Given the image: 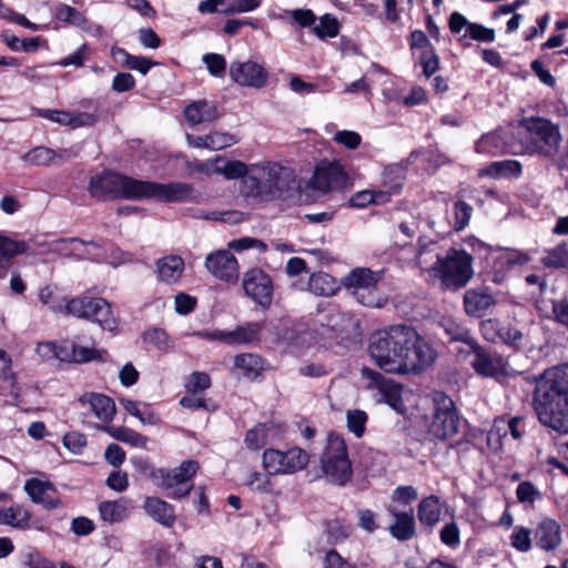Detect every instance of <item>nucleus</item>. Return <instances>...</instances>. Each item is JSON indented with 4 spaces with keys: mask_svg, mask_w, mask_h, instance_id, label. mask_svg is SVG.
I'll list each match as a JSON object with an SVG mask.
<instances>
[{
    "mask_svg": "<svg viewBox=\"0 0 568 568\" xmlns=\"http://www.w3.org/2000/svg\"><path fill=\"white\" fill-rule=\"evenodd\" d=\"M372 361L386 373H419L436 359L433 346L409 325L397 324L374 333L368 343Z\"/></svg>",
    "mask_w": 568,
    "mask_h": 568,
    "instance_id": "f257e3e1",
    "label": "nucleus"
},
{
    "mask_svg": "<svg viewBox=\"0 0 568 568\" xmlns=\"http://www.w3.org/2000/svg\"><path fill=\"white\" fill-rule=\"evenodd\" d=\"M88 192L100 202L154 200L159 203H186L196 199L192 184L139 180L108 169L90 178Z\"/></svg>",
    "mask_w": 568,
    "mask_h": 568,
    "instance_id": "f03ea898",
    "label": "nucleus"
},
{
    "mask_svg": "<svg viewBox=\"0 0 568 568\" xmlns=\"http://www.w3.org/2000/svg\"><path fill=\"white\" fill-rule=\"evenodd\" d=\"M532 407L542 425L568 433V365L548 368L536 379Z\"/></svg>",
    "mask_w": 568,
    "mask_h": 568,
    "instance_id": "7ed1b4c3",
    "label": "nucleus"
},
{
    "mask_svg": "<svg viewBox=\"0 0 568 568\" xmlns=\"http://www.w3.org/2000/svg\"><path fill=\"white\" fill-rule=\"evenodd\" d=\"M433 251H418L417 263L427 272L429 281L444 291L457 292L474 276L473 257L466 251H445L435 255L436 261L426 266Z\"/></svg>",
    "mask_w": 568,
    "mask_h": 568,
    "instance_id": "20e7f679",
    "label": "nucleus"
},
{
    "mask_svg": "<svg viewBox=\"0 0 568 568\" xmlns=\"http://www.w3.org/2000/svg\"><path fill=\"white\" fill-rule=\"evenodd\" d=\"M322 469L326 478L334 484L344 485L352 476V464L347 456L345 440L337 434H329L323 453Z\"/></svg>",
    "mask_w": 568,
    "mask_h": 568,
    "instance_id": "39448f33",
    "label": "nucleus"
},
{
    "mask_svg": "<svg viewBox=\"0 0 568 568\" xmlns=\"http://www.w3.org/2000/svg\"><path fill=\"white\" fill-rule=\"evenodd\" d=\"M526 130L532 135L526 144V153L551 158L557 152L560 134L550 120L531 116L523 121Z\"/></svg>",
    "mask_w": 568,
    "mask_h": 568,
    "instance_id": "423d86ee",
    "label": "nucleus"
},
{
    "mask_svg": "<svg viewBox=\"0 0 568 568\" xmlns=\"http://www.w3.org/2000/svg\"><path fill=\"white\" fill-rule=\"evenodd\" d=\"M379 280V273L366 267H357L343 278L342 284L345 288L351 290L352 295L358 303L378 308L385 304V298L381 296L376 288Z\"/></svg>",
    "mask_w": 568,
    "mask_h": 568,
    "instance_id": "0eeeda50",
    "label": "nucleus"
},
{
    "mask_svg": "<svg viewBox=\"0 0 568 568\" xmlns=\"http://www.w3.org/2000/svg\"><path fill=\"white\" fill-rule=\"evenodd\" d=\"M199 464L194 460L183 462L173 469L159 468L150 474L154 485L163 489H171L169 497L179 499L190 494L192 485L190 479L196 474Z\"/></svg>",
    "mask_w": 568,
    "mask_h": 568,
    "instance_id": "6e6552de",
    "label": "nucleus"
},
{
    "mask_svg": "<svg viewBox=\"0 0 568 568\" xmlns=\"http://www.w3.org/2000/svg\"><path fill=\"white\" fill-rule=\"evenodd\" d=\"M38 354L47 359L57 358L62 362L87 363L91 361H105L108 353L77 345L73 341H63L61 344L53 342L40 343L37 347Z\"/></svg>",
    "mask_w": 568,
    "mask_h": 568,
    "instance_id": "1a4fd4ad",
    "label": "nucleus"
},
{
    "mask_svg": "<svg viewBox=\"0 0 568 568\" xmlns=\"http://www.w3.org/2000/svg\"><path fill=\"white\" fill-rule=\"evenodd\" d=\"M434 418L428 433L436 439H446L457 434L459 418L455 410L453 399L443 392H434Z\"/></svg>",
    "mask_w": 568,
    "mask_h": 568,
    "instance_id": "9d476101",
    "label": "nucleus"
},
{
    "mask_svg": "<svg viewBox=\"0 0 568 568\" xmlns=\"http://www.w3.org/2000/svg\"><path fill=\"white\" fill-rule=\"evenodd\" d=\"M308 462V454L300 447H292L285 452L267 448L262 455L263 467L272 476L295 474L304 469Z\"/></svg>",
    "mask_w": 568,
    "mask_h": 568,
    "instance_id": "9b49d317",
    "label": "nucleus"
},
{
    "mask_svg": "<svg viewBox=\"0 0 568 568\" xmlns=\"http://www.w3.org/2000/svg\"><path fill=\"white\" fill-rule=\"evenodd\" d=\"M310 185L322 193L345 192L352 187L353 182L338 161L322 160L314 169Z\"/></svg>",
    "mask_w": 568,
    "mask_h": 568,
    "instance_id": "f8f14e48",
    "label": "nucleus"
},
{
    "mask_svg": "<svg viewBox=\"0 0 568 568\" xmlns=\"http://www.w3.org/2000/svg\"><path fill=\"white\" fill-rule=\"evenodd\" d=\"M361 375L366 381V388L376 392L374 396L378 403H386L397 412L403 410L402 386L398 383L368 367H363Z\"/></svg>",
    "mask_w": 568,
    "mask_h": 568,
    "instance_id": "ddd939ff",
    "label": "nucleus"
},
{
    "mask_svg": "<svg viewBox=\"0 0 568 568\" xmlns=\"http://www.w3.org/2000/svg\"><path fill=\"white\" fill-rule=\"evenodd\" d=\"M264 182L266 201L291 197L297 184L295 178L280 164H274L268 169Z\"/></svg>",
    "mask_w": 568,
    "mask_h": 568,
    "instance_id": "4468645a",
    "label": "nucleus"
},
{
    "mask_svg": "<svg viewBox=\"0 0 568 568\" xmlns=\"http://www.w3.org/2000/svg\"><path fill=\"white\" fill-rule=\"evenodd\" d=\"M229 72L232 81L241 87L261 89L268 79L267 70L254 61H233Z\"/></svg>",
    "mask_w": 568,
    "mask_h": 568,
    "instance_id": "2eb2a0df",
    "label": "nucleus"
},
{
    "mask_svg": "<svg viewBox=\"0 0 568 568\" xmlns=\"http://www.w3.org/2000/svg\"><path fill=\"white\" fill-rule=\"evenodd\" d=\"M243 288L245 294L263 307H268L273 298L271 277L262 270L253 268L244 274Z\"/></svg>",
    "mask_w": 568,
    "mask_h": 568,
    "instance_id": "dca6fc26",
    "label": "nucleus"
},
{
    "mask_svg": "<svg viewBox=\"0 0 568 568\" xmlns=\"http://www.w3.org/2000/svg\"><path fill=\"white\" fill-rule=\"evenodd\" d=\"M469 351L473 353L471 366L485 377L500 378L507 374V362L498 354L487 352L477 342Z\"/></svg>",
    "mask_w": 568,
    "mask_h": 568,
    "instance_id": "f3484780",
    "label": "nucleus"
},
{
    "mask_svg": "<svg viewBox=\"0 0 568 568\" xmlns=\"http://www.w3.org/2000/svg\"><path fill=\"white\" fill-rule=\"evenodd\" d=\"M207 271L224 282H236L239 278V263L232 251H212L205 258Z\"/></svg>",
    "mask_w": 568,
    "mask_h": 568,
    "instance_id": "a211bd4d",
    "label": "nucleus"
},
{
    "mask_svg": "<svg viewBox=\"0 0 568 568\" xmlns=\"http://www.w3.org/2000/svg\"><path fill=\"white\" fill-rule=\"evenodd\" d=\"M536 547L545 552H554L562 542L561 527L552 518L541 519L534 529Z\"/></svg>",
    "mask_w": 568,
    "mask_h": 568,
    "instance_id": "6ab92c4d",
    "label": "nucleus"
},
{
    "mask_svg": "<svg viewBox=\"0 0 568 568\" xmlns=\"http://www.w3.org/2000/svg\"><path fill=\"white\" fill-rule=\"evenodd\" d=\"M24 490L34 504L42 505L47 510H53L63 507L59 498L50 496L54 488L50 481L38 478L28 479L24 484Z\"/></svg>",
    "mask_w": 568,
    "mask_h": 568,
    "instance_id": "aec40b11",
    "label": "nucleus"
},
{
    "mask_svg": "<svg viewBox=\"0 0 568 568\" xmlns=\"http://www.w3.org/2000/svg\"><path fill=\"white\" fill-rule=\"evenodd\" d=\"M80 403L88 405L93 415L103 423H110L116 413L115 404L112 398L99 393L84 394L80 397Z\"/></svg>",
    "mask_w": 568,
    "mask_h": 568,
    "instance_id": "412c9836",
    "label": "nucleus"
},
{
    "mask_svg": "<svg viewBox=\"0 0 568 568\" xmlns=\"http://www.w3.org/2000/svg\"><path fill=\"white\" fill-rule=\"evenodd\" d=\"M98 298L99 297L90 296L74 297L68 301L65 304H52L51 310L54 313L91 320L97 306Z\"/></svg>",
    "mask_w": 568,
    "mask_h": 568,
    "instance_id": "4be33fe9",
    "label": "nucleus"
},
{
    "mask_svg": "<svg viewBox=\"0 0 568 568\" xmlns=\"http://www.w3.org/2000/svg\"><path fill=\"white\" fill-rule=\"evenodd\" d=\"M523 174V165L517 160H501L489 163L481 168L478 172L479 178L500 179H518Z\"/></svg>",
    "mask_w": 568,
    "mask_h": 568,
    "instance_id": "5701e85b",
    "label": "nucleus"
},
{
    "mask_svg": "<svg viewBox=\"0 0 568 568\" xmlns=\"http://www.w3.org/2000/svg\"><path fill=\"white\" fill-rule=\"evenodd\" d=\"M143 509L148 516L164 527L170 528L175 523L174 507L161 498L146 497L143 503Z\"/></svg>",
    "mask_w": 568,
    "mask_h": 568,
    "instance_id": "b1692460",
    "label": "nucleus"
},
{
    "mask_svg": "<svg viewBox=\"0 0 568 568\" xmlns=\"http://www.w3.org/2000/svg\"><path fill=\"white\" fill-rule=\"evenodd\" d=\"M387 511L395 518V523L389 526L390 535L397 540H408L415 534V518L413 511H398L392 504Z\"/></svg>",
    "mask_w": 568,
    "mask_h": 568,
    "instance_id": "393cba45",
    "label": "nucleus"
},
{
    "mask_svg": "<svg viewBox=\"0 0 568 568\" xmlns=\"http://www.w3.org/2000/svg\"><path fill=\"white\" fill-rule=\"evenodd\" d=\"M495 302V297L486 291L468 290L464 294L465 312L473 317L484 316Z\"/></svg>",
    "mask_w": 568,
    "mask_h": 568,
    "instance_id": "a878e982",
    "label": "nucleus"
},
{
    "mask_svg": "<svg viewBox=\"0 0 568 568\" xmlns=\"http://www.w3.org/2000/svg\"><path fill=\"white\" fill-rule=\"evenodd\" d=\"M184 116L191 125L212 122L219 118L217 106L214 102L199 100L190 103L184 110Z\"/></svg>",
    "mask_w": 568,
    "mask_h": 568,
    "instance_id": "bb28decb",
    "label": "nucleus"
},
{
    "mask_svg": "<svg viewBox=\"0 0 568 568\" xmlns=\"http://www.w3.org/2000/svg\"><path fill=\"white\" fill-rule=\"evenodd\" d=\"M280 435V428L273 423L257 424L245 435V445L248 449L257 450L272 443Z\"/></svg>",
    "mask_w": 568,
    "mask_h": 568,
    "instance_id": "cd10ccee",
    "label": "nucleus"
},
{
    "mask_svg": "<svg viewBox=\"0 0 568 568\" xmlns=\"http://www.w3.org/2000/svg\"><path fill=\"white\" fill-rule=\"evenodd\" d=\"M31 511L20 504L0 508V525L24 530L31 527Z\"/></svg>",
    "mask_w": 568,
    "mask_h": 568,
    "instance_id": "c85d7f7f",
    "label": "nucleus"
},
{
    "mask_svg": "<svg viewBox=\"0 0 568 568\" xmlns=\"http://www.w3.org/2000/svg\"><path fill=\"white\" fill-rule=\"evenodd\" d=\"M131 509V501L126 498L106 500L99 505V513L103 521L113 524L124 520Z\"/></svg>",
    "mask_w": 568,
    "mask_h": 568,
    "instance_id": "c756f323",
    "label": "nucleus"
},
{
    "mask_svg": "<svg viewBox=\"0 0 568 568\" xmlns=\"http://www.w3.org/2000/svg\"><path fill=\"white\" fill-rule=\"evenodd\" d=\"M156 271L161 281L175 283L184 271V261L175 254L166 255L158 261Z\"/></svg>",
    "mask_w": 568,
    "mask_h": 568,
    "instance_id": "7c9ffc66",
    "label": "nucleus"
},
{
    "mask_svg": "<svg viewBox=\"0 0 568 568\" xmlns=\"http://www.w3.org/2000/svg\"><path fill=\"white\" fill-rule=\"evenodd\" d=\"M262 327L263 323H248L232 332H220L215 336L227 344L251 343L257 338Z\"/></svg>",
    "mask_w": 568,
    "mask_h": 568,
    "instance_id": "2f4dec72",
    "label": "nucleus"
},
{
    "mask_svg": "<svg viewBox=\"0 0 568 568\" xmlns=\"http://www.w3.org/2000/svg\"><path fill=\"white\" fill-rule=\"evenodd\" d=\"M338 290L336 280L324 272L311 274L307 282V291L316 296L329 297L335 295Z\"/></svg>",
    "mask_w": 568,
    "mask_h": 568,
    "instance_id": "473e14b6",
    "label": "nucleus"
},
{
    "mask_svg": "<svg viewBox=\"0 0 568 568\" xmlns=\"http://www.w3.org/2000/svg\"><path fill=\"white\" fill-rule=\"evenodd\" d=\"M54 19L85 31L91 27L90 20L83 12L65 3L55 6Z\"/></svg>",
    "mask_w": 568,
    "mask_h": 568,
    "instance_id": "72a5a7b5",
    "label": "nucleus"
},
{
    "mask_svg": "<svg viewBox=\"0 0 568 568\" xmlns=\"http://www.w3.org/2000/svg\"><path fill=\"white\" fill-rule=\"evenodd\" d=\"M438 324L450 341L463 342L468 348L475 345L476 341L471 336L470 331L455 318L444 316L439 320Z\"/></svg>",
    "mask_w": 568,
    "mask_h": 568,
    "instance_id": "f704fd0d",
    "label": "nucleus"
},
{
    "mask_svg": "<svg viewBox=\"0 0 568 568\" xmlns=\"http://www.w3.org/2000/svg\"><path fill=\"white\" fill-rule=\"evenodd\" d=\"M406 173V165L398 163L388 164L383 171L382 184L387 187L389 192L397 193L404 185Z\"/></svg>",
    "mask_w": 568,
    "mask_h": 568,
    "instance_id": "c9c22d12",
    "label": "nucleus"
},
{
    "mask_svg": "<svg viewBox=\"0 0 568 568\" xmlns=\"http://www.w3.org/2000/svg\"><path fill=\"white\" fill-rule=\"evenodd\" d=\"M442 515L439 498L436 496H428L424 498L418 506V519L423 525L435 526Z\"/></svg>",
    "mask_w": 568,
    "mask_h": 568,
    "instance_id": "e433bc0d",
    "label": "nucleus"
},
{
    "mask_svg": "<svg viewBox=\"0 0 568 568\" xmlns=\"http://www.w3.org/2000/svg\"><path fill=\"white\" fill-rule=\"evenodd\" d=\"M102 429L116 440L129 444L133 447H146L148 438L133 429L126 427L108 426H103Z\"/></svg>",
    "mask_w": 568,
    "mask_h": 568,
    "instance_id": "4c0bfd02",
    "label": "nucleus"
},
{
    "mask_svg": "<svg viewBox=\"0 0 568 568\" xmlns=\"http://www.w3.org/2000/svg\"><path fill=\"white\" fill-rule=\"evenodd\" d=\"M122 407L132 416L138 418L142 425H156L160 422L159 416L150 409L148 404H143L144 409L140 408V403L129 398L120 400Z\"/></svg>",
    "mask_w": 568,
    "mask_h": 568,
    "instance_id": "58836bf2",
    "label": "nucleus"
},
{
    "mask_svg": "<svg viewBox=\"0 0 568 568\" xmlns=\"http://www.w3.org/2000/svg\"><path fill=\"white\" fill-rule=\"evenodd\" d=\"M91 321L98 323L103 329L106 331H114L118 325V321L112 313L111 305L101 297L98 298Z\"/></svg>",
    "mask_w": 568,
    "mask_h": 568,
    "instance_id": "ea45409f",
    "label": "nucleus"
},
{
    "mask_svg": "<svg viewBox=\"0 0 568 568\" xmlns=\"http://www.w3.org/2000/svg\"><path fill=\"white\" fill-rule=\"evenodd\" d=\"M234 366L241 369L244 376L253 377L263 369V361L255 354H241L235 356Z\"/></svg>",
    "mask_w": 568,
    "mask_h": 568,
    "instance_id": "a19ab883",
    "label": "nucleus"
},
{
    "mask_svg": "<svg viewBox=\"0 0 568 568\" xmlns=\"http://www.w3.org/2000/svg\"><path fill=\"white\" fill-rule=\"evenodd\" d=\"M510 546L520 552H528L532 548L531 530L524 526H516L509 536Z\"/></svg>",
    "mask_w": 568,
    "mask_h": 568,
    "instance_id": "79ce46f5",
    "label": "nucleus"
},
{
    "mask_svg": "<svg viewBox=\"0 0 568 568\" xmlns=\"http://www.w3.org/2000/svg\"><path fill=\"white\" fill-rule=\"evenodd\" d=\"M341 24L338 20L326 13L320 18V23L314 26L313 31L320 39L335 38L339 33Z\"/></svg>",
    "mask_w": 568,
    "mask_h": 568,
    "instance_id": "37998d69",
    "label": "nucleus"
},
{
    "mask_svg": "<svg viewBox=\"0 0 568 568\" xmlns=\"http://www.w3.org/2000/svg\"><path fill=\"white\" fill-rule=\"evenodd\" d=\"M210 387L211 377L205 372H193L185 382V389L189 394L204 395V392Z\"/></svg>",
    "mask_w": 568,
    "mask_h": 568,
    "instance_id": "c03bdc74",
    "label": "nucleus"
},
{
    "mask_svg": "<svg viewBox=\"0 0 568 568\" xmlns=\"http://www.w3.org/2000/svg\"><path fill=\"white\" fill-rule=\"evenodd\" d=\"M57 158L54 150L47 146H37L27 152L23 160L31 165H48Z\"/></svg>",
    "mask_w": 568,
    "mask_h": 568,
    "instance_id": "a18cd8bd",
    "label": "nucleus"
},
{
    "mask_svg": "<svg viewBox=\"0 0 568 568\" xmlns=\"http://www.w3.org/2000/svg\"><path fill=\"white\" fill-rule=\"evenodd\" d=\"M241 192L244 196L266 200L265 182L253 175H245L242 179Z\"/></svg>",
    "mask_w": 568,
    "mask_h": 568,
    "instance_id": "49530a36",
    "label": "nucleus"
},
{
    "mask_svg": "<svg viewBox=\"0 0 568 568\" xmlns=\"http://www.w3.org/2000/svg\"><path fill=\"white\" fill-rule=\"evenodd\" d=\"M386 193L382 191L363 190L353 194L348 201L351 207L363 209L369 204H377L379 199L385 197Z\"/></svg>",
    "mask_w": 568,
    "mask_h": 568,
    "instance_id": "de8ad7c7",
    "label": "nucleus"
},
{
    "mask_svg": "<svg viewBox=\"0 0 568 568\" xmlns=\"http://www.w3.org/2000/svg\"><path fill=\"white\" fill-rule=\"evenodd\" d=\"M215 172L222 173L227 180L243 179L247 174V165L240 160L225 161L222 168L215 166Z\"/></svg>",
    "mask_w": 568,
    "mask_h": 568,
    "instance_id": "09e8293b",
    "label": "nucleus"
},
{
    "mask_svg": "<svg viewBox=\"0 0 568 568\" xmlns=\"http://www.w3.org/2000/svg\"><path fill=\"white\" fill-rule=\"evenodd\" d=\"M271 476L272 475H268V473L262 474L258 471H253L247 476L245 484L253 491L260 494L270 493L272 490Z\"/></svg>",
    "mask_w": 568,
    "mask_h": 568,
    "instance_id": "8fccbe9b",
    "label": "nucleus"
},
{
    "mask_svg": "<svg viewBox=\"0 0 568 568\" xmlns=\"http://www.w3.org/2000/svg\"><path fill=\"white\" fill-rule=\"evenodd\" d=\"M121 52L125 55V61L123 64L126 68L139 71L142 74H146L152 67L158 64L155 61H152L142 55H133L123 49H121Z\"/></svg>",
    "mask_w": 568,
    "mask_h": 568,
    "instance_id": "3c124183",
    "label": "nucleus"
},
{
    "mask_svg": "<svg viewBox=\"0 0 568 568\" xmlns=\"http://www.w3.org/2000/svg\"><path fill=\"white\" fill-rule=\"evenodd\" d=\"M498 341L513 346L515 348L520 347L524 339V334L517 327L510 325H501L497 331Z\"/></svg>",
    "mask_w": 568,
    "mask_h": 568,
    "instance_id": "603ef678",
    "label": "nucleus"
},
{
    "mask_svg": "<svg viewBox=\"0 0 568 568\" xmlns=\"http://www.w3.org/2000/svg\"><path fill=\"white\" fill-rule=\"evenodd\" d=\"M346 418L349 432H352L357 438L362 437L367 422L366 413L359 409L348 410Z\"/></svg>",
    "mask_w": 568,
    "mask_h": 568,
    "instance_id": "864d4df0",
    "label": "nucleus"
},
{
    "mask_svg": "<svg viewBox=\"0 0 568 568\" xmlns=\"http://www.w3.org/2000/svg\"><path fill=\"white\" fill-rule=\"evenodd\" d=\"M511 254L499 257L497 256L494 262V270L496 273V276L494 278L495 282H499V272L500 270H505L504 265L507 264L508 266H514L516 264L523 265L528 261V256L524 254H519V251H509Z\"/></svg>",
    "mask_w": 568,
    "mask_h": 568,
    "instance_id": "5fc2aeb1",
    "label": "nucleus"
},
{
    "mask_svg": "<svg viewBox=\"0 0 568 568\" xmlns=\"http://www.w3.org/2000/svg\"><path fill=\"white\" fill-rule=\"evenodd\" d=\"M91 53V48L89 45V43H83L81 44L73 53L64 57L63 59H61L58 64L61 65V67H69V65H74V67H83L84 63H85V60L89 58Z\"/></svg>",
    "mask_w": 568,
    "mask_h": 568,
    "instance_id": "6e6d98bb",
    "label": "nucleus"
},
{
    "mask_svg": "<svg viewBox=\"0 0 568 568\" xmlns=\"http://www.w3.org/2000/svg\"><path fill=\"white\" fill-rule=\"evenodd\" d=\"M419 63L425 77L430 78L439 68V58L434 48L423 50L419 57Z\"/></svg>",
    "mask_w": 568,
    "mask_h": 568,
    "instance_id": "4d7b16f0",
    "label": "nucleus"
},
{
    "mask_svg": "<svg viewBox=\"0 0 568 568\" xmlns=\"http://www.w3.org/2000/svg\"><path fill=\"white\" fill-rule=\"evenodd\" d=\"M207 149L222 150L237 142L236 138L231 133L211 132L206 134Z\"/></svg>",
    "mask_w": 568,
    "mask_h": 568,
    "instance_id": "13d9d810",
    "label": "nucleus"
},
{
    "mask_svg": "<svg viewBox=\"0 0 568 568\" xmlns=\"http://www.w3.org/2000/svg\"><path fill=\"white\" fill-rule=\"evenodd\" d=\"M209 72L214 77H222L226 70V60L219 53H206L203 55Z\"/></svg>",
    "mask_w": 568,
    "mask_h": 568,
    "instance_id": "bf43d9fd",
    "label": "nucleus"
},
{
    "mask_svg": "<svg viewBox=\"0 0 568 568\" xmlns=\"http://www.w3.org/2000/svg\"><path fill=\"white\" fill-rule=\"evenodd\" d=\"M516 496L520 503L532 504L534 501L541 497V493L532 483L523 481L518 485L516 489Z\"/></svg>",
    "mask_w": 568,
    "mask_h": 568,
    "instance_id": "052dcab7",
    "label": "nucleus"
},
{
    "mask_svg": "<svg viewBox=\"0 0 568 568\" xmlns=\"http://www.w3.org/2000/svg\"><path fill=\"white\" fill-rule=\"evenodd\" d=\"M473 207L470 204L463 200H458L454 204V214H455V226L460 230L464 229L471 216Z\"/></svg>",
    "mask_w": 568,
    "mask_h": 568,
    "instance_id": "680f3d73",
    "label": "nucleus"
},
{
    "mask_svg": "<svg viewBox=\"0 0 568 568\" xmlns=\"http://www.w3.org/2000/svg\"><path fill=\"white\" fill-rule=\"evenodd\" d=\"M468 36L470 39L479 42H493L496 38L494 29L476 22L468 24Z\"/></svg>",
    "mask_w": 568,
    "mask_h": 568,
    "instance_id": "e2e57ef3",
    "label": "nucleus"
},
{
    "mask_svg": "<svg viewBox=\"0 0 568 568\" xmlns=\"http://www.w3.org/2000/svg\"><path fill=\"white\" fill-rule=\"evenodd\" d=\"M334 141L348 150H356L362 143V136L355 131L342 130L335 133Z\"/></svg>",
    "mask_w": 568,
    "mask_h": 568,
    "instance_id": "0e129e2a",
    "label": "nucleus"
},
{
    "mask_svg": "<svg viewBox=\"0 0 568 568\" xmlns=\"http://www.w3.org/2000/svg\"><path fill=\"white\" fill-rule=\"evenodd\" d=\"M34 113L43 118L45 120L62 124L69 125L71 121V112L63 110H52V109H36Z\"/></svg>",
    "mask_w": 568,
    "mask_h": 568,
    "instance_id": "69168bd1",
    "label": "nucleus"
},
{
    "mask_svg": "<svg viewBox=\"0 0 568 568\" xmlns=\"http://www.w3.org/2000/svg\"><path fill=\"white\" fill-rule=\"evenodd\" d=\"M418 497L417 490L413 486H398L392 495L393 504L409 505Z\"/></svg>",
    "mask_w": 568,
    "mask_h": 568,
    "instance_id": "338daca9",
    "label": "nucleus"
},
{
    "mask_svg": "<svg viewBox=\"0 0 568 568\" xmlns=\"http://www.w3.org/2000/svg\"><path fill=\"white\" fill-rule=\"evenodd\" d=\"M541 260L547 267H568V251H547Z\"/></svg>",
    "mask_w": 568,
    "mask_h": 568,
    "instance_id": "774afa93",
    "label": "nucleus"
}]
</instances>
